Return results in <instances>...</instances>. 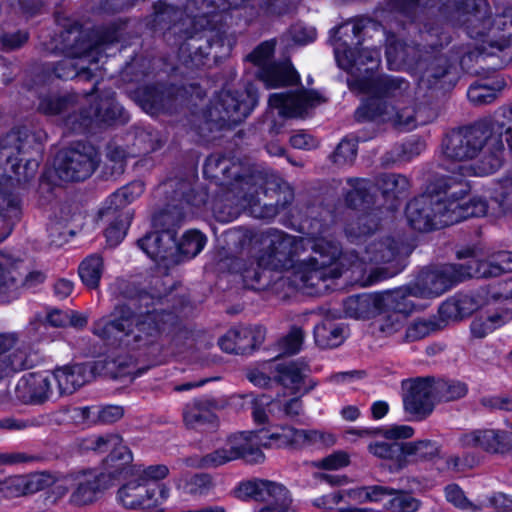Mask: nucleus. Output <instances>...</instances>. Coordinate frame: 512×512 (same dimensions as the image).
Returning <instances> with one entry per match:
<instances>
[{
    "label": "nucleus",
    "instance_id": "6e6d98bb",
    "mask_svg": "<svg viewBox=\"0 0 512 512\" xmlns=\"http://www.w3.org/2000/svg\"><path fill=\"white\" fill-rule=\"evenodd\" d=\"M183 220V212L177 206L167 207L153 217V227L160 232H171L176 238V229Z\"/></svg>",
    "mask_w": 512,
    "mask_h": 512
},
{
    "label": "nucleus",
    "instance_id": "473e14b6",
    "mask_svg": "<svg viewBox=\"0 0 512 512\" xmlns=\"http://www.w3.org/2000/svg\"><path fill=\"white\" fill-rule=\"evenodd\" d=\"M387 62L390 69H413L422 57L418 46L402 41H392L386 49Z\"/></svg>",
    "mask_w": 512,
    "mask_h": 512
},
{
    "label": "nucleus",
    "instance_id": "a19ab883",
    "mask_svg": "<svg viewBox=\"0 0 512 512\" xmlns=\"http://www.w3.org/2000/svg\"><path fill=\"white\" fill-rule=\"evenodd\" d=\"M507 83L503 77H496L493 80L485 79L470 86L467 95L475 105H484L493 102L498 93L501 92Z\"/></svg>",
    "mask_w": 512,
    "mask_h": 512
},
{
    "label": "nucleus",
    "instance_id": "aec40b11",
    "mask_svg": "<svg viewBox=\"0 0 512 512\" xmlns=\"http://www.w3.org/2000/svg\"><path fill=\"white\" fill-rule=\"evenodd\" d=\"M477 256L478 252L475 248L468 247L457 252L459 259L469 258L467 263L471 277L490 278L512 272L511 252H499L485 261L477 260Z\"/></svg>",
    "mask_w": 512,
    "mask_h": 512
},
{
    "label": "nucleus",
    "instance_id": "4468645a",
    "mask_svg": "<svg viewBox=\"0 0 512 512\" xmlns=\"http://www.w3.org/2000/svg\"><path fill=\"white\" fill-rule=\"evenodd\" d=\"M255 104L256 96L250 90L242 93L225 90L220 93L210 116L221 127L235 126L249 115Z\"/></svg>",
    "mask_w": 512,
    "mask_h": 512
},
{
    "label": "nucleus",
    "instance_id": "f8f14e48",
    "mask_svg": "<svg viewBox=\"0 0 512 512\" xmlns=\"http://www.w3.org/2000/svg\"><path fill=\"white\" fill-rule=\"evenodd\" d=\"M469 278L471 275L468 263L427 268L423 269L414 282L408 285V292L418 298H434L445 293L453 284Z\"/></svg>",
    "mask_w": 512,
    "mask_h": 512
},
{
    "label": "nucleus",
    "instance_id": "052dcab7",
    "mask_svg": "<svg viewBox=\"0 0 512 512\" xmlns=\"http://www.w3.org/2000/svg\"><path fill=\"white\" fill-rule=\"evenodd\" d=\"M176 486L189 495L203 494L211 487V477L207 474L182 475L176 480Z\"/></svg>",
    "mask_w": 512,
    "mask_h": 512
},
{
    "label": "nucleus",
    "instance_id": "69168bd1",
    "mask_svg": "<svg viewBox=\"0 0 512 512\" xmlns=\"http://www.w3.org/2000/svg\"><path fill=\"white\" fill-rule=\"evenodd\" d=\"M395 494V489L384 485H371L357 489L355 496L362 502L385 503Z\"/></svg>",
    "mask_w": 512,
    "mask_h": 512
},
{
    "label": "nucleus",
    "instance_id": "c03bdc74",
    "mask_svg": "<svg viewBox=\"0 0 512 512\" xmlns=\"http://www.w3.org/2000/svg\"><path fill=\"white\" fill-rule=\"evenodd\" d=\"M251 334L250 327L230 329L219 339V345L227 353L244 354L252 350V342L247 341Z\"/></svg>",
    "mask_w": 512,
    "mask_h": 512
},
{
    "label": "nucleus",
    "instance_id": "8fccbe9b",
    "mask_svg": "<svg viewBox=\"0 0 512 512\" xmlns=\"http://www.w3.org/2000/svg\"><path fill=\"white\" fill-rule=\"evenodd\" d=\"M368 450L378 458L392 460L397 469L408 465V461H405V455H403V443L375 442L369 444Z\"/></svg>",
    "mask_w": 512,
    "mask_h": 512
},
{
    "label": "nucleus",
    "instance_id": "4be33fe9",
    "mask_svg": "<svg viewBox=\"0 0 512 512\" xmlns=\"http://www.w3.org/2000/svg\"><path fill=\"white\" fill-rule=\"evenodd\" d=\"M325 100L315 91L299 90L294 93H274L269 97V105L279 110L286 117H303L309 109Z\"/></svg>",
    "mask_w": 512,
    "mask_h": 512
},
{
    "label": "nucleus",
    "instance_id": "a878e982",
    "mask_svg": "<svg viewBox=\"0 0 512 512\" xmlns=\"http://www.w3.org/2000/svg\"><path fill=\"white\" fill-rule=\"evenodd\" d=\"M52 376L48 373H28L15 387V395L25 404H43L51 394Z\"/></svg>",
    "mask_w": 512,
    "mask_h": 512
},
{
    "label": "nucleus",
    "instance_id": "680f3d73",
    "mask_svg": "<svg viewBox=\"0 0 512 512\" xmlns=\"http://www.w3.org/2000/svg\"><path fill=\"white\" fill-rule=\"evenodd\" d=\"M511 122L512 106L501 108L498 112L495 113V115L492 118L480 123L483 126H485V129L489 136H493L501 140V135L503 134L504 130H506L507 127H510L509 124Z\"/></svg>",
    "mask_w": 512,
    "mask_h": 512
},
{
    "label": "nucleus",
    "instance_id": "79ce46f5",
    "mask_svg": "<svg viewBox=\"0 0 512 512\" xmlns=\"http://www.w3.org/2000/svg\"><path fill=\"white\" fill-rule=\"evenodd\" d=\"M379 210L363 212L356 219L349 221L345 234L351 242H360L377 230L379 225Z\"/></svg>",
    "mask_w": 512,
    "mask_h": 512
},
{
    "label": "nucleus",
    "instance_id": "412c9836",
    "mask_svg": "<svg viewBox=\"0 0 512 512\" xmlns=\"http://www.w3.org/2000/svg\"><path fill=\"white\" fill-rule=\"evenodd\" d=\"M432 378H417L409 383L403 397L404 409L417 420H423L434 409Z\"/></svg>",
    "mask_w": 512,
    "mask_h": 512
},
{
    "label": "nucleus",
    "instance_id": "5fc2aeb1",
    "mask_svg": "<svg viewBox=\"0 0 512 512\" xmlns=\"http://www.w3.org/2000/svg\"><path fill=\"white\" fill-rule=\"evenodd\" d=\"M423 145L420 142H407L395 145L382 157V164L386 167L397 163L408 162L422 151Z\"/></svg>",
    "mask_w": 512,
    "mask_h": 512
},
{
    "label": "nucleus",
    "instance_id": "9b49d317",
    "mask_svg": "<svg viewBox=\"0 0 512 512\" xmlns=\"http://www.w3.org/2000/svg\"><path fill=\"white\" fill-rule=\"evenodd\" d=\"M257 435L253 432H240L231 435L225 445L196 459L191 466L199 469H215L237 459L250 463L263 460L264 454L258 447Z\"/></svg>",
    "mask_w": 512,
    "mask_h": 512
},
{
    "label": "nucleus",
    "instance_id": "de8ad7c7",
    "mask_svg": "<svg viewBox=\"0 0 512 512\" xmlns=\"http://www.w3.org/2000/svg\"><path fill=\"white\" fill-rule=\"evenodd\" d=\"M124 439L118 432H107L103 434L93 435L83 440L82 447L95 453L114 452L124 447Z\"/></svg>",
    "mask_w": 512,
    "mask_h": 512
},
{
    "label": "nucleus",
    "instance_id": "09e8293b",
    "mask_svg": "<svg viewBox=\"0 0 512 512\" xmlns=\"http://www.w3.org/2000/svg\"><path fill=\"white\" fill-rule=\"evenodd\" d=\"M174 100L170 89L147 87L143 93L142 106L147 112L155 113L160 110H170Z\"/></svg>",
    "mask_w": 512,
    "mask_h": 512
},
{
    "label": "nucleus",
    "instance_id": "9d476101",
    "mask_svg": "<svg viewBox=\"0 0 512 512\" xmlns=\"http://www.w3.org/2000/svg\"><path fill=\"white\" fill-rule=\"evenodd\" d=\"M97 83L93 85L90 93L81 96V107L79 108V117L70 116L69 123L74 130L88 128L93 122L96 123H124L128 120L123 108L115 99L113 91H105L100 95H95Z\"/></svg>",
    "mask_w": 512,
    "mask_h": 512
},
{
    "label": "nucleus",
    "instance_id": "5701e85b",
    "mask_svg": "<svg viewBox=\"0 0 512 512\" xmlns=\"http://www.w3.org/2000/svg\"><path fill=\"white\" fill-rule=\"evenodd\" d=\"M307 370L306 364L297 361L274 363L269 366V371L275 374V384L282 386L292 395L307 394L317 386L312 380L305 386Z\"/></svg>",
    "mask_w": 512,
    "mask_h": 512
},
{
    "label": "nucleus",
    "instance_id": "393cba45",
    "mask_svg": "<svg viewBox=\"0 0 512 512\" xmlns=\"http://www.w3.org/2000/svg\"><path fill=\"white\" fill-rule=\"evenodd\" d=\"M105 475L94 470L73 472V491L69 502L74 506H86L95 502L104 490Z\"/></svg>",
    "mask_w": 512,
    "mask_h": 512
},
{
    "label": "nucleus",
    "instance_id": "2eb2a0df",
    "mask_svg": "<svg viewBox=\"0 0 512 512\" xmlns=\"http://www.w3.org/2000/svg\"><path fill=\"white\" fill-rule=\"evenodd\" d=\"M412 101L395 103H380L372 99L366 106L367 116L371 119H379L390 123L401 130L414 129L418 124L425 123L419 111L412 105Z\"/></svg>",
    "mask_w": 512,
    "mask_h": 512
},
{
    "label": "nucleus",
    "instance_id": "f704fd0d",
    "mask_svg": "<svg viewBox=\"0 0 512 512\" xmlns=\"http://www.w3.org/2000/svg\"><path fill=\"white\" fill-rule=\"evenodd\" d=\"M34 136L27 129H13L0 138V155L12 162L33 148Z\"/></svg>",
    "mask_w": 512,
    "mask_h": 512
},
{
    "label": "nucleus",
    "instance_id": "13d9d810",
    "mask_svg": "<svg viewBox=\"0 0 512 512\" xmlns=\"http://www.w3.org/2000/svg\"><path fill=\"white\" fill-rule=\"evenodd\" d=\"M432 387L435 399L439 401H454L464 397L467 393L466 385L460 382H448L432 378Z\"/></svg>",
    "mask_w": 512,
    "mask_h": 512
},
{
    "label": "nucleus",
    "instance_id": "2f4dec72",
    "mask_svg": "<svg viewBox=\"0 0 512 512\" xmlns=\"http://www.w3.org/2000/svg\"><path fill=\"white\" fill-rule=\"evenodd\" d=\"M486 301L484 291L461 294L445 301L440 307V313L448 318H463L484 306Z\"/></svg>",
    "mask_w": 512,
    "mask_h": 512
},
{
    "label": "nucleus",
    "instance_id": "72a5a7b5",
    "mask_svg": "<svg viewBox=\"0 0 512 512\" xmlns=\"http://www.w3.org/2000/svg\"><path fill=\"white\" fill-rule=\"evenodd\" d=\"M52 379L57 382L60 395L72 394L88 382L89 372L82 364L56 368Z\"/></svg>",
    "mask_w": 512,
    "mask_h": 512
},
{
    "label": "nucleus",
    "instance_id": "6ab92c4d",
    "mask_svg": "<svg viewBox=\"0 0 512 512\" xmlns=\"http://www.w3.org/2000/svg\"><path fill=\"white\" fill-rule=\"evenodd\" d=\"M335 54L339 66L351 74V78L348 79L349 86L350 82L356 79L375 78L373 72L380 64V51L375 47L363 48L357 54L351 50H345L341 54L339 48H336Z\"/></svg>",
    "mask_w": 512,
    "mask_h": 512
},
{
    "label": "nucleus",
    "instance_id": "a18cd8bd",
    "mask_svg": "<svg viewBox=\"0 0 512 512\" xmlns=\"http://www.w3.org/2000/svg\"><path fill=\"white\" fill-rule=\"evenodd\" d=\"M408 296H412L408 292V286L379 294L380 312L382 310L399 312L407 318V315L413 310V304Z\"/></svg>",
    "mask_w": 512,
    "mask_h": 512
},
{
    "label": "nucleus",
    "instance_id": "a211bd4d",
    "mask_svg": "<svg viewBox=\"0 0 512 512\" xmlns=\"http://www.w3.org/2000/svg\"><path fill=\"white\" fill-rule=\"evenodd\" d=\"M462 449H481L491 454L512 452V433L499 429H475L461 433L457 438Z\"/></svg>",
    "mask_w": 512,
    "mask_h": 512
},
{
    "label": "nucleus",
    "instance_id": "bf43d9fd",
    "mask_svg": "<svg viewBox=\"0 0 512 512\" xmlns=\"http://www.w3.org/2000/svg\"><path fill=\"white\" fill-rule=\"evenodd\" d=\"M131 218L132 213L129 211H122L114 218H106L109 222V226L105 231V236L107 242L111 246H115L122 241L130 224Z\"/></svg>",
    "mask_w": 512,
    "mask_h": 512
},
{
    "label": "nucleus",
    "instance_id": "c9c22d12",
    "mask_svg": "<svg viewBox=\"0 0 512 512\" xmlns=\"http://www.w3.org/2000/svg\"><path fill=\"white\" fill-rule=\"evenodd\" d=\"M349 335L348 328L329 319L323 320L314 329V338L317 346L323 349L340 346Z\"/></svg>",
    "mask_w": 512,
    "mask_h": 512
},
{
    "label": "nucleus",
    "instance_id": "ddd939ff",
    "mask_svg": "<svg viewBox=\"0 0 512 512\" xmlns=\"http://www.w3.org/2000/svg\"><path fill=\"white\" fill-rule=\"evenodd\" d=\"M99 164L97 150L86 144L61 151L54 164V172L62 181H82L87 179Z\"/></svg>",
    "mask_w": 512,
    "mask_h": 512
},
{
    "label": "nucleus",
    "instance_id": "e433bc0d",
    "mask_svg": "<svg viewBox=\"0 0 512 512\" xmlns=\"http://www.w3.org/2000/svg\"><path fill=\"white\" fill-rule=\"evenodd\" d=\"M348 185L351 189L345 195L346 204L352 209L369 212L373 210L374 196L371 193L372 183L367 179L348 178Z\"/></svg>",
    "mask_w": 512,
    "mask_h": 512
},
{
    "label": "nucleus",
    "instance_id": "4d7b16f0",
    "mask_svg": "<svg viewBox=\"0 0 512 512\" xmlns=\"http://www.w3.org/2000/svg\"><path fill=\"white\" fill-rule=\"evenodd\" d=\"M444 496L447 502L463 512H481L484 508L483 504L469 500L463 489L455 483L444 488Z\"/></svg>",
    "mask_w": 512,
    "mask_h": 512
},
{
    "label": "nucleus",
    "instance_id": "c85d7f7f",
    "mask_svg": "<svg viewBox=\"0 0 512 512\" xmlns=\"http://www.w3.org/2000/svg\"><path fill=\"white\" fill-rule=\"evenodd\" d=\"M324 435L317 430L296 429L292 426H281L268 437L269 442L264 446L299 449L319 441H323Z\"/></svg>",
    "mask_w": 512,
    "mask_h": 512
},
{
    "label": "nucleus",
    "instance_id": "f3484780",
    "mask_svg": "<svg viewBox=\"0 0 512 512\" xmlns=\"http://www.w3.org/2000/svg\"><path fill=\"white\" fill-rule=\"evenodd\" d=\"M252 417L258 424H264L271 419H295L303 413V403L300 396L287 400L270 398L260 395L251 402Z\"/></svg>",
    "mask_w": 512,
    "mask_h": 512
},
{
    "label": "nucleus",
    "instance_id": "338daca9",
    "mask_svg": "<svg viewBox=\"0 0 512 512\" xmlns=\"http://www.w3.org/2000/svg\"><path fill=\"white\" fill-rule=\"evenodd\" d=\"M419 506L420 502L416 498L396 489L395 494L384 503V507L393 512H415Z\"/></svg>",
    "mask_w": 512,
    "mask_h": 512
},
{
    "label": "nucleus",
    "instance_id": "c756f323",
    "mask_svg": "<svg viewBox=\"0 0 512 512\" xmlns=\"http://www.w3.org/2000/svg\"><path fill=\"white\" fill-rule=\"evenodd\" d=\"M81 107V96L75 93H67L64 95L56 93H47L39 97V112L54 116L59 114H68L66 122L69 123L70 116L79 117V108Z\"/></svg>",
    "mask_w": 512,
    "mask_h": 512
},
{
    "label": "nucleus",
    "instance_id": "49530a36",
    "mask_svg": "<svg viewBox=\"0 0 512 512\" xmlns=\"http://www.w3.org/2000/svg\"><path fill=\"white\" fill-rule=\"evenodd\" d=\"M104 272V260L100 254L86 257L79 265L78 274L89 289H96Z\"/></svg>",
    "mask_w": 512,
    "mask_h": 512
},
{
    "label": "nucleus",
    "instance_id": "b1692460",
    "mask_svg": "<svg viewBox=\"0 0 512 512\" xmlns=\"http://www.w3.org/2000/svg\"><path fill=\"white\" fill-rule=\"evenodd\" d=\"M138 245L151 259L166 267L178 263L177 242L171 232L155 230L139 239Z\"/></svg>",
    "mask_w": 512,
    "mask_h": 512
},
{
    "label": "nucleus",
    "instance_id": "37998d69",
    "mask_svg": "<svg viewBox=\"0 0 512 512\" xmlns=\"http://www.w3.org/2000/svg\"><path fill=\"white\" fill-rule=\"evenodd\" d=\"M440 445L432 440H417L412 442L403 443V455L405 461L410 462H425L431 461L439 456Z\"/></svg>",
    "mask_w": 512,
    "mask_h": 512
},
{
    "label": "nucleus",
    "instance_id": "f03ea898",
    "mask_svg": "<svg viewBox=\"0 0 512 512\" xmlns=\"http://www.w3.org/2000/svg\"><path fill=\"white\" fill-rule=\"evenodd\" d=\"M321 220L313 219L310 228L311 236L305 237L308 244L306 253L311 254L304 257L299 264L297 276L300 279V291L308 295H322L331 288L333 280L342 276L345 271L354 268L359 273L364 272L362 262L354 251L343 253L341 244L332 237L323 234L329 229L332 217L329 211H323Z\"/></svg>",
    "mask_w": 512,
    "mask_h": 512
},
{
    "label": "nucleus",
    "instance_id": "0eeeda50",
    "mask_svg": "<svg viewBox=\"0 0 512 512\" xmlns=\"http://www.w3.org/2000/svg\"><path fill=\"white\" fill-rule=\"evenodd\" d=\"M488 143L489 152L476 166L463 167L465 175L484 176L497 171L503 164L504 144L502 140L489 136L485 126L478 123L448 132L441 143V153L446 160L469 161L476 158Z\"/></svg>",
    "mask_w": 512,
    "mask_h": 512
},
{
    "label": "nucleus",
    "instance_id": "1a4fd4ad",
    "mask_svg": "<svg viewBox=\"0 0 512 512\" xmlns=\"http://www.w3.org/2000/svg\"><path fill=\"white\" fill-rule=\"evenodd\" d=\"M400 244L393 238L387 237L370 242L359 258L364 272L353 270V280L362 286L372 285L382 279L394 276L400 271Z\"/></svg>",
    "mask_w": 512,
    "mask_h": 512
},
{
    "label": "nucleus",
    "instance_id": "774afa93",
    "mask_svg": "<svg viewBox=\"0 0 512 512\" xmlns=\"http://www.w3.org/2000/svg\"><path fill=\"white\" fill-rule=\"evenodd\" d=\"M265 503L266 504L256 512H294L291 507L292 498L286 487L281 489L270 501H266Z\"/></svg>",
    "mask_w": 512,
    "mask_h": 512
},
{
    "label": "nucleus",
    "instance_id": "dca6fc26",
    "mask_svg": "<svg viewBox=\"0 0 512 512\" xmlns=\"http://www.w3.org/2000/svg\"><path fill=\"white\" fill-rule=\"evenodd\" d=\"M350 89L386 99L383 103L413 100L410 84L402 78L382 76L377 78L356 79L350 82ZM377 101L379 102V100ZM380 103H382V101H380Z\"/></svg>",
    "mask_w": 512,
    "mask_h": 512
},
{
    "label": "nucleus",
    "instance_id": "4c0bfd02",
    "mask_svg": "<svg viewBox=\"0 0 512 512\" xmlns=\"http://www.w3.org/2000/svg\"><path fill=\"white\" fill-rule=\"evenodd\" d=\"M344 312L348 317L366 319L380 313L379 294H362L348 297L344 303Z\"/></svg>",
    "mask_w": 512,
    "mask_h": 512
},
{
    "label": "nucleus",
    "instance_id": "7c9ffc66",
    "mask_svg": "<svg viewBox=\"0 0 512 512\" xmlns=\"http://www.w3.org/2000/svg\"><path fill=\"white\" fill-rule=\"evenodd\" d=\"M285 486L281 483L254 478L240 482L234 489V495L240 500H254L257 502L270 501Z\"/></svg>",
    "mask_w": 512,
    "mask_h": 512
},
{
    "label": "nucleus",
    "instance_id": "ea45409f",
    "mask_svg": "<svg viewBox=\"0 0 512 512\" xmlns=\"http://www.w3.org/2000/svg\"><path fill=\"white\" fill-rule=\"evenodd\" d=\"M259 78L267 87L275 88L284 85H292L299 80L297 72L288 62L271 63L258 71Z\"/></svg>",
    "mask_w": 512,
    "mask_h": 512
},
{
    "label": "nucleus",
    "instance_id": "f257e3e1",
    "mask_svg": "<svg viewBox=\"0 0 512 512\" xmlns=\"http://www.w3.org/2000/svg\"><path fill=\"white\" fill-rule=\"evenodd\" d=\"M204 173L215 179L226 190L215 200L214 213L220 221H230L243 209H249L256 218L271 219L291 204L294 198L292 189L284 184L278 185L267 201H261L259 195L267 182V175L258 167L239 159L210 156L204 165Z\"/></svg>",
    "mask_w": 512,
    "mask_h": 512
},
{
    "label": "nucleus",
    "instance_id": "3c124183",
    "mask_svg": "<svg viewBox=\"0 0 512 512\" xmlns=\"http://www.w3.org/2000/svg\"><path fill=\"white\" fill-rule=\"evenodd\" d=\"M10 164V178L15 180L18 185L28 187L36 178L39 163L35 159L15 158Z\"/></svg>",
    "mask_w": 512,
    "mask_h": 512
},
{
    "label": "nucleus",
    "instance_id": "0e129e2a",
    "mask_svg": "<svg viewBox=\"0 0 512 512\" xmlns=\"http://www.w3.org/2000/svg\"><path fill=\"white\" fill-rule=\"evenodd\" d=\"M46 417L40 415L25 419L6 417L0 419V429L7 431H32L45 425Z\"/></svg>",
    "mask_w": 512,
    "mask_h": 512
},
{
    "label": "nucleus",
    "instance_id": "e2e57ef3",
    "mask_svg": "<svg viewBox=\"0 0 512 512\" xmlns=\"http://www.w3.org/2000/svg\"><path fill=\"white\" fill-rule=\"evenodd\" d=\"M206 238L199 231L191 230L185 233L180 243H177V260L179 254L195 257L204 247Z\"/></svg>",
    "mask_w": 512,
    "mask_h": 512
},
{
    "label": "nucleus",
    "instance_id": "6e6552de",
    "mask_svg": "<svg viewBox=\"0 0 512 512\" xmlns=\"http://www.w3.org/2000/svg\"><path fill=\"white\" fill-rule=\"evenodd\" d=\"M216 17L215 7L208 0H188L183 8L158 2L154 5L153 26L187 39L200 30L212 28Z\"/></svg>",
    "mask_w": 512,
    "mask_h": 512
},
{
    "label": "nucleus",
    "instance_id": "7ed1b4c3",
    "mask_svg": "<svg viewBox=\"0 0 512 512\" xmlns=\"http://www.w3.org/2000/svg\"><path fill=\"white\" fill-rule=\"evenodd\" d=\"M438 186L442 192L423 194L407 204L406 218L414 230L428 232L486 214L488 205L481 198L460 202L469 192L467 182L449 176L438 180Z\"/></svg>",
    "mask_w": 512,
    "mask_h": 512
},
{
    "label": "nucleus",
    "instance_id": "20e7f679",
    "mask_svg": "<svg viewBox=\"0 0 512 512\" xmlns=\"http://www.w3.org/2000/svg\"><path fill=\"white\" fill-rule=\"evenodd\" d=\"M227 255L236 258L242 249L254 239L262 247L257 256L259 267L272 270L292 269L291 277L279 278L274 287L276 290L285 287L300 291V279L297 276L298 266L306 255V238L288 234L282 230L268 229L258 234L246 228H235L226 233Z\"/></svg>",
    "mask_w": 512,
    "mask_h": 512
},
{
    "label": "nucleus",
    "instance_id": "423d86ee",
    "mask_svg": "<svg viewBox=\"0 0 512 512\" xmlns=\"http://www.w3.org/2000/svg\"><path fill=\"white\" fill-rule=\"evenodd\" d=\"M113 320L100 318L93 324L92 332L108 345L124 348H141L155 343L168 320L170 313L156 309L135 315L127 305L114 309Z\"/></svg>",
    "mask_w": 512,
    "mask_h": 512
},
{
    "label": "nucleus",
    "instance_id": "cd10ccee",
    "mask_svg": "<svg viewBox=\"0 0 512 512\" xmlns=\"http://www.w3.org/2000/svg\"><path fill=\"white\" fill-rule=\"evenodd\" d=\"M118 490V499L126 509H147L156 504L155 489L150 487L140 476H132Z\"/></svg>",
    "mask_w": 512,
    "mask_h": 512
},
{
    "label": "nucleus",
    "instance_id": "39448f33",
    "mask_svg": "<svg viewBox=\"0 0 512 512\" xmlns=\"http://www.w3.org/2000/svg\"><path fill=\"white\" fill-rule=\"evenodd\" d=\"M118 40L115 29L84 30L78 23L65 28L54 39L51 48L65 55L54 67V74L59 79L92 80L96 75L90 67L98 61V50Z\"/></svg>",
    "mask_w": 512,
    "mask_h": 512
},
{
    "label": "nucleus",
    "instance_id": "58836bf2",
    "mask_svg": "<svg viewBox=\"0 0 512 512\" xmlns=\"http://www.w3.org/2000/svg\"><path fill=\"white\" fill-rule=\"evenodd\" d=\"M133 455L130 449L125 445L108 454L104 463L109 475L114 478H130L140 476L139 469L132 465Z\"/></svg>",
    "mask_w": 512,
    "mask_h": 512
},
{
    "label": "nucleus",
    "instance_id": "864d4df0",
    "mask_svg": "<svg viewBox=\"0 0 512 512\" xmlns=\"http://www.w3.org/2000/svg\"><path fill=\"white\" fill-rule=\"evenodd\" d=\"M21 206L19 199L4 192H0V221L9 233L12 227L20 220Z\"/></svg>",
    "mask_w": 512,
    "mask_h": 512
},
{
    "label": "nucleus",
    "instance_id": "603ef678",
    "mask_svg": "<svg viewBox=\"0 0 512 512\" xmlns=\"http://www.w3.org/2000/svg\"><path fill=\"white\" fill-rule=\"evenodd\" d=\"M376 185L384 197L395 199L408 190L410 183L404 175L384 173L377 177Z\"/></svg>",
    "mask_w": 512,
    "mask_h": 512
},
{
    "label": "nucleus",
    "instance_id": "bb28decb",
    "mask_svg": "<svg viewBox=\"0 0 512 512\" xmlns=\"http://www.w3.org/2000/svg\"><path fill=\"white\" fill-rule=\"evenodd\" d=\"M217 408V401L212 398H198L187 403L183 410V422L186 428L216 429L218 417L214 413Z\"/></svg>",
    "mask_w": 512,
    "mask_h": 512
}]
</instances>
